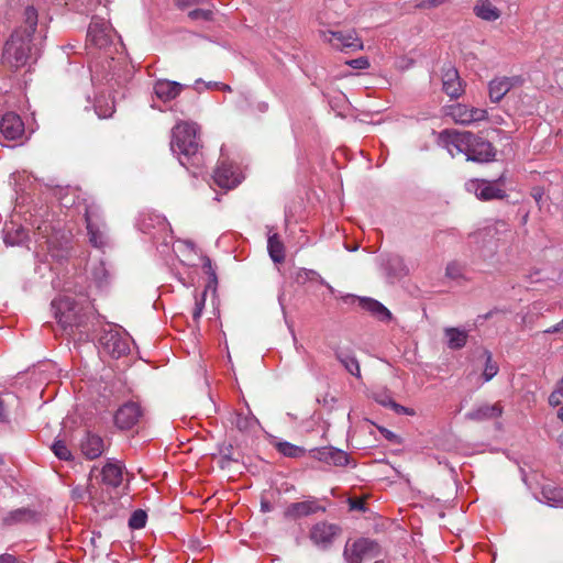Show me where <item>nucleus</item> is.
<instances>
[{
    "instance_id": "nucleus-53",
    "label": "nucleus",
    "mask_w": 563,
    "mask_h": 563,
    "mask_svg": "<svg viewBox=\"0 0 563 563\" xmlns=\"http://www.w3.org/2000/svg\"><path fill=\"white\" fill-rule=\"evenodd\" d=\"M388 399H391L390 397L388 396H384L382 399H376L380 405H383L384 407H390V405L388 404Z\"/></svg>"
},
{
    "instance_id": "nucleus-31",
    "label": "nucleus",
    "mask_w": 563,
    "mask_h": 563,
    "mask_svg": "<svg viewBox=\"0 0 563 563\" xmlns=\"http://www.w3.org/2000/svg\"><path fill=\"white\" fill-rule=\"evenodd\" d=\"M37 11L34 7L29 5L24 10V33L32 35L37 32Z\"/></svg>"
},
{
    "instance_id": "nucleus-1",
    "label": "nucleus",
    "mask_w": 563,
    "mask_h": 563,
    "mask_svg": "<svg viewBox=\"0 0 563 563\" xmlns=\"http://www.w3.org/2000/svg\"><path fill=\"white\" fill-rule=\"evenodd\" d=\"M199 126L192 122H179L173 129L172 151L179 155L184 166L200 168L205 164L202 145L198 135Z\"/></svg>"
},
{
    "instance_id": "nucleus-23",
    "label": "nucleus",
    "mask_w": 563,
    "mask_h": 563,
    "mask_svg": "<svg viewBox=\"0 0 563 563\" xmlns=\"http://www.w3.org/2000/svg\"><path fill=\"white\" fill-rule=\"evenodd\" d=\"M267 249L274 263H283L285 261V246L277 233L268 236Z\"/></svg>"
},
{
    "instance_id": "nucleus-5",
    "label": "nucleus",
    "mask_w": 563,
    "mask_h": 563,
    "mask_svg": "<svg viewBox=\"0 0 563 563\" xmlns=\"http://www.w3.org/2000/svg\"><path fill=\"white\" fill-rule=\"evenodd\" d=\"M465 189L482 201L503 200L507 197L503 175L495 180L472 179L465 184Z\"/></svg>"
},
{
    "instance_id": "nucleus-47",
    "label": "nucleus",
    "mask_w": 563,
    "mask_h": 563,
    "mask_svg": "<svg viewBox=\"0 0 563 563\" xmlns=\"http://www.w3.org/2000/svg\"><path fill=\"white\" fill-rule=\"evenodd\" d=\"M350 507L354 510H365V501L363 499H350Z\"/></svg>"
},
{
    "instance_id": "nucleus-16",
    "label": "nucleus",
    "mask_w": 563,
    "mask_h": 563,
    "mask_svg": "<svg viewBox=\"0 0 563 563\" xmlns=\"http://www.w3.org/2000/svg\"><path fill=\"white\" fill-rule=\"evenodd\" d=\"M312 453L314 459L327 464H332L335 466H345L349 464L347 453L333 446L316 449L312 451Z\"/></svg>"
},
{
    "instance_id": "nucleus-27",
    "label": "nucleus",
    "mask_w": 563,
    "mask_h": 563,
    "mask_svg": "<svg viewBox=\"0 0 563 563\" xmlns=\"http://www.w3.org/2000/svg\"><path fill=\"white\" fill-rule=\"evenodd\" d=\"M95 110L98 117L101 119L112 117L115 111L113 99L104 96L98 97L95 103Z\"/></svg>"
},
{
    "instance_id": "nucleus-35",
    "label": "nucleus",
    "mask_w": 563,
    "mask_h": 563,
    "mask_svg": "<svg viewBox=\"0 0 563 563\" xmlns=\"http://www.w3.org/2000/svg\"><path fill=\"white\" fill-rule=\"evenodd\" d=\"M52 450L59 460L70 461L73 459L70 450L63 440H56L52 445Z\"/></svg>"
},
{
    "instance_id": "nucleus-7",
    "label": "nucleus",
    "mask_w": 563,
    "mask_h": 563,
    "mask_svg": "<svg viewBox=\"0 0 563 563\" xmlns=\"http://www.w3.org/2000/svg\"><path fill=\"white\" fill-rule=\"evenodd\" d=\"M468 362H475V367L482 371L484 382H489L495 377L499 371L498 364L493 361L492 353L483 345H476L471 356H467Z\"/></svg>"
},
{
    "instance_id": "nucleus-17",
    "label": "nucleus",
    "mask_w": 563,
    "mask_h": 563,
    "mask_svg": "<svg viewBox=\"0 0 563 563\" xmlns=\"http://www.w3.org/2000/svg\"><path fill=\"white\" fill-rule=\"evenodd\" d=\"M124 465L120 462L108 461L100 470L101 483L112 488H117L123 481Z\"/></svg>"
},
{
    "instance_id": "nucleus-48",
    "label": "nucleus",
    "mask_w": 563,
    "mask_h": 563,
    "mask_svg": "<svg viewBox=\"0 0 563 563\" xmlns=\"http://www.w3.org/2000/svg\"><path fill=\"white\" fill-rule=\"evenodd\" d=\"M0 563H18V560L12 554H1L0 555Z\"/></svg>"
},
{
    "instance_id": "nucleus-39",
    "label": "nucleus",
    "mask_w": 563,
    "mask_h": 563,
    "mask_svg": "<svg viewBox=\"0 0 563 563\" xmlns=\"http://www.w3.org/2000/svg\"><path fill=\"white\" fill-rule=\"evenodd\" d=\"M486 233L488 235H494V234H497V233H509L510 232V227L509 224L504 221V220H498L495 222L494 225L492 227H487L485 229Z\"/></svg>"
},
{
    "instance_id": "nucleus-2",
    "label": "nucleus",
    "mask_w": 563,
    "mask_h": 563,
    "mask_svg": "<svg viewBox=\"0 0 563 563\" xmlns=\"http://www.w3.org/2000/svg\"><path fill=\"white\" fill-rule=\"evenodd\" d=\"M57 322L64 330L79 328L86 324L87 316L81 305L68 296L59 297L52 301Z\"/></svg>"
},
{
    "instance_id": "nucleus-30",
    "label": "nucleus",
    "mask_w": 563,
    "mask_h": 563,
    "mask_svg": "<svg viewBox=\"0 0 563 563\" xmlns=\"http://www.w3.org/2000/svg\"><path fill=\"white\" fill-rule=\"evenodd\" d=\"M439 144L448 150L451 157H454L452 147L457 148V131L455 130H443L439 134Z\"/></svg>"
},
{
    "instance_id": "nucleus-43",
    "label": "nucleus",
    "mask_w": 563,
    "mask_h": 563,
    "mask_svg": "<svg viewBox=\"0 0 563 563\" xmlns=\"http://www.w3.org/2000/svg\"><path fill=\"white\" fill-rule=\"evenodd\" d=\"M202 267H203L205 272L209 275L210 282L213 284H217V275L212 267L211 260L209 257L203 258Z\"/></svg>"
},
{
    "instance_id": "nucleus-40",
    "label": "nucleus",
    "mask_w": 563,
    "mask_h": 563,
    "mask_svg": "<svg viewBox=\"0 0 563 563\" xmlns=\"http://www.w3.org/2000/svg\"><path fill=\"white\" fill-rule=\"evenodd\" d=\"M86 222H87L88 233L90 234V241H91V243H93V245L98 246L101 243V241H99L100 236H99L98 232L95 231L88 213H86Z\"/></svg>"
},
{
    "instance_id": "nucleus-58",
    "label": "nucleus",
    "mask_w": 563,
    "mask_h": 563,
    "mask_svg": "<svg viewBox=\"0 0 563 563\" xmlns=\"http://www.w3.org/2000/svg\"><path fill=\"white\" fill-rule=\"evenodd\" d=\"M262 508L264 511H268L269 510V505L267 503H262Z\"/></svg>"
},
{
    "instance_id": "nucleus-15",
    "label": "nucleus",
    "mask_w": 563,
    "mask_h": 563,
    "mask_svg": "<svg viewBox=\"0 0 563 563\" xmlns=\"http://www.w3.org/2000/svg\"><path fill=\"white\" fill-rule=\"evenodd\" d=\"M504 412V406L501 405V401H496L493 405L489 404H483L478 406L477 408L468 411L465 415V419H468L471 421L482 422L487 420H494L499 418Z\"/></svg>"
},
{
    "instance_id": "nucleus-25",
    "label": "nucleus",
    "mask_w": 563,
    "mask_h": 563,
    "mask_svg": "<svg viewBox=\"0 0 563 563\" xmlns=\"http://www.w3.org/2000/svg\"><path fill=\"white\" fill-rule=\"evenodd\" d=\"M443 90L451 98H457V69L452 67L448 69L442 78Z\"/></svg>"
},
{
    "instance_id": "nucleus-20",
    "label": "nucleus",
    "mask_w": 563,
    "mask_h": 563,
    "mask_svg": "<svg viewBox=\"0 0 563 563\" xmlns=\"http://www.w3.org/2000/svg\"><path fill=\"white\" fill-rule=\"evenodd\" d=\"M329 44L346 54L363 48L362 37H329Z\"/></svg>"
},
{
    "instance_id": "nucleus-29",
    "label": "nucleus",
    "mask_w": 563,
    "mask_h": 563,
    "mask_svg": "<svg viewBox=\"0 0 563 563\" xmlns=\"http://www.w3.org/2000/svg\"><path fill=\"white\" fill-rule=\"evenodd\" d=\"M542 496L551 506H562L563 505V487L554 486V485H545L542 488Z\"/></svg>"
},
{
    "instance_id": "nucleus-55",
    "label": "nucleus",
    "mask_w": 563,
    "mask_h": 563,
    "mask_svg": "<svg viewBox=\"0 0 563 563\" xmlns=\"http://www.w3.org/2000/svg\"><path fill=\"white\" fill-rule=\"evenodd\" d=\"M401 415L413 416L415 415V410L410 409V408H407V407H404V410H402Z\"/></svg>"
},
{
    "instance_id": "nucleus-37",
    "label": "nucleus",
    "mask_w": 563,
    "mask_h": 563,
    "mask_svg": "<svg viewBox=\"0 0 563 563\" xmlns=\"http://www.w3.org/2000/svg\"><path fill=\"white\" fill-rule=\"evenodd\" d=\"M206 297H207V289H205L200 296H196L195 297V308L192 310V319L194 321L198 322L199 319L201 318L202 316V311H203V308H205V302H206Z\"/></svg>"
},
{
    "instance_id": "nucleus-24",
    "label": "nucleus",
    "mask_w": 563,
    "mask_h": 563,
    "mask_svg": "<svg viewBox=\"0 0 563 563\" xmlns=\"http://www.w3.org/2000/svg\"><path fill=\"white\" fill-rule=\"evenodd\" d=\"M464 387L470 390L478 389L485 382L479 374V369L475 367V362H471V368L465 369Z\"/></svg>"
},
{
    "instance_id": "nucleus-50",
    "label": "nucleus",
    "mask_w": 563,
    "mask_h": 563,
    "mask_svg": "<svg viewBox=\"0 0 563 563\" xmlns=\"http://www.w3.org/2000/svg\"><path fill=\"white\" fill-rule=\"evenodd\" d=\"M7 419V410L4 407V402L0 399V421H4Z\"/></svg>"
},
{
    "instance_id": "nucleus-44",
    "label": "nucleus",
    "mask_w": 563,
    "mask_h": 563,
    "mask_svg": "<svg viewBox=\"0 0 563 563\" xmlns=\"http://www.w3.org/2000/svg\"><path fill=\"white\" fill-rule=\"evenodd\" d=\"M446 335L449 336L450 347H457V328H449L445 330Z\"/></svg>"
},
{
    "instance_id": "nucleus-52",
    "label": "nucleus",
    "mask_w": 563,
    "mask_h": 563,
    "mask_svg": "<svg viewBox=\"0 0 563 563\" xmlns=\"http://www.w3.org/2000/svg\"><path fill=\"white\" fill-rule=\"evenodd\" d=\"M459 336H460V349L463 347L466 343V338H467V334L465 331H462L460 330V333H459Z\"/></svg>"
},
{
    "instance_id": "nucleus-46",
    "label": "nucleus",
    "mask_w": 563,
    "mask_h": 563,
    "mask_svg": "<svg viewBox=\"0 0 563 563\" xmlns=\"http://www.w3.org/2000/svg\"><path fill=\"white\" fill-rule=\"evenodd\" d=\"M179 8H187L202 3L205 0H174Z\"/></svg>"
},
{
    "instance_id": "nucleus-26",
    "label": "nucleus",
    "mask_w": 563,
    "mask_h": 563,
    "mask_svg": "<svg viewBox=\"0 0 563 563\" xmlns=\"http://www.w3.org/2000/svg\"><path fill=\"white\" fill-rule=\"evenodd\" d=\"M336 358L345 367V369L355 377H361L360 363L356 357L344 351L336 352Z\"/></svg>"
},
{
    "instance_id": "nucleus-45",
    "label": "nucleus",
    "mask_w": 563,
    "mask_h": 563,
    "mask_svg": "<svg viewBox=\"0 0 563 563\" xmlns=\"http://www.w3.org/2000/svg\"><path fill=\"white\" fill-rule=\"evenodd\" d=\"M531 197L536 200L538 205H540L543 196H544V189L540 186L533 187L530 192Z\"/></svg>"
},
{
    "instance_id": "nucleus-34",
    "label": "nucleus",
    "mask_w": 563,
    "mask_h": 563,
    "mask_svg": "<svg viewBox=\"0 0 563 563\" xmlns=\"http://www.w3.org/2000/svg\"><path fill=\"white\" fill-rule=\"evenodd\" d=\"M111 25L100 18H93L89 24L87 35H109Z\"/></svg>"
},
{
    "instance_id": "nucleus-33",
    "label": "nucleus",
    "mask_w": 563,
    "mask_h": 563,
    "mask_svg": "<svg viewBox=\"0 0 563 563\" xmlns=\"http://www.w3.org/2000/svg\"><path fill=\"white\" fill-rule=\"evenodd\" d=\"M107 349L114 357H120L125 354L129 346L125 342L121 341L117 334H111L107 340Z\"/></svg>"
},
{
    "instance_id": "nucleus-49",
    "label": "nucleus",
    "mask_w": 563,
    "mask_h": 563,
    "mask_svg": "<svg viewBox=\"0 0 563 563\" xmlns=\"http://www.w3.org/2000/svg\"><path fill=\"white\" fill-rule=\"evenodd\" d=\"M388 404L390 405V408L398 415H401L404 410V406L395 402L393 399H388Z\"/></svg>"
},
{
    "instance_id": "nucleus-61",
    "label": "nucleus",
    "mask_w": 563,
    "mask_h": 563,
    "mask_svg": "<svg viewBox=\"0 0 563 563\" xmlns=\"http://www.w3.org/2000/svg\"><path fill=\"white\" fill-rule=\"evenodd\" d=\"M561 327H563V319L561 320Z\"/></svg>"
},
{
    "instance_id": "nucleus-10",
    "label": "nucleus",
    "mask_w": 563,
    "mask_h": 563,
    "mask_svg": "<svg viewBox=\"0 0 563 563\" xmlns=\"http://www.w3.org/2000/svg\"><path fill=\"white\" fill-rule=\"evenodd\" d=\"M341 529L333 523L318 522L310 530L311 541L319 547L327 548L340 534Z\"/></svg>"
},
{
    "instance_id": "nucleus-22",
    "label": "nucleus",
    "mask_w": 563,
    "mask_h": 563,
    "mask_svg": "<svg viewBox=\"0 0 563 563\" xmlns=\"http://www.w3.org/2000/svg\"><path fill=\"white\" fill-rule=\"evenodd\" d=\"M475 14L486 21H495L500 16V11L489 0H479L474 7Z\"/></svg>"
},
{
    "instance_id": "nucleus-41",
    "label": "nucleus",
    "mask_w": 563,
    "mask_h": 563,
    "mask_svg": "<svg viewBox=\"0 0 563 563\" xmlns=\"http://www.w3.org/2000/svg\"><path fill=\"white\" fill-rule=\"evenodd\" d=\"M212 12L209 10L196 9L189 12L188 16L192 20L203 19L210 20Z\"/></svg>"
},
{
    "instance_id": "nucleus-9",
    "label": "nucleus",
    "mask_w": 563,
    "mask_h": 563,
    "mask_svg": "<svg viewBox=\"0 0 563 563\" xmlns=\"http://www.w3.org/2000/svg\"><path fill=\"white\" fill-rule=\"evenodd\" d=\"M143 411L137 402L122 405L114 415V423L121 430L132 429L141 419Z\"/></svg>"
},
{
    "instance_id": "nucleus-8",
    "label": "nucleus",
    "mask_w": 563,
    "mask_h": 563,
    "mask_svg": "<svg viewBox=\"0 0 563 563\" xmlns=\"http://www.w3.org/2000/svg\"><path fill=\"white\" fill-rule=\"evenodd\" d=\"M525 82L522 76H501L492 79L488 84V97L494 103H498L515 87H521Z\"/></svg>"
},
{
    "instance_id": "nucleus-6",
    "label": "nucleus",
    "mask_w": 563,
    "mask_h": 563,
    "mask_svg": "<svg viewBox=\"0 0 563 563\" xmlns=\"http://www.w3.org/2000/svg\"><path fill=\"white\" fill-rule=\"evenodd\" d=\"M379 554V544L369 538H358L353 541H347L343 552L347 563H362L367 560H373Z\"/></svg>"
},
{
    "instance_id": "nucleus-3",
    "label": "nucleus",
    "mask_w": 563,
    "mask_h": 563,
    "mask_svg": "<svg viewBox=\"0 0 563 563\" xmlns=\"http://www.w3.org/2000/svg\"><path fill=\"white\" fill-rule=\"evenodd\" d=\"M460 152L467 156V161L478 163L490 162L496 155V150L490 142L471 132L461 131Z\"/></svg>"
},
{
    "instance_id": "nucleus-38",
    "label": "nucleus",
    "mask_w": 563,
    "mask_h": 563,
    "mask_svg": "<svg viewBox=\"0 0 563 563\" xmlns=\"http://www.w3.org/2000/svg\"><path fill=\"white\" fill-rule=\"evenodd\" d=\"M446 1L448 0H415L413 7L419 10H430L442 5Z\"/></svg>"
},
{
    "instance_id": "nucleus-54",
    "label": "nucleus",
    "mask_w": 563,
    "mask_h": 563,
    "mask_svg": "<svg viewBox=\"0 0 563 563\" xmlns=\"http://www.w3.org/2000/svg\"><path fill=\"white\" fill-rule=\"evenodd\" d=\"M107 37H90V42L91 44H96V45H99V40H106ZM89 37H86V46L88 45L87 42H88Z\"/></svg>"
},
{
    "instance_id": "nucleus-57",
    "label": "nucleus",
    "mask_w": 563,
    "mask_h": 563,
    "mask_svg": "<svg viewBox=\"0 0 563 563\" xmlns=\"http://www.w3.org/2000/svg\"><path fill=\"white\" fill-rule=\"evenodd\" d=\"M558 418L563 422V402L560 409L558 410Z\"/></svg>"
},
{
    "instance_id": "nucleus-21",
    "label": "nucleus",
    "mask_w": 563,
    "mask_h": 563,
    "mask_svg": "<svg viewBox=\"0 0 563 563\" xmlns=\"http://www.w3.org/2000/svg\"><path fill=\"white\" fill-rule=\"evenodd\" d=\"M487 119V111L482 108L460 104V125H467Z\"/></svg>"
},
{
    "instance_id": "nucleus-28",
    "label": "nucleus",
    "mask_w": 563,
    "mask_h": 563,
    "mask_svg": "<svg viewBox=\"0 0 563 563\" xmlns=\"http://www.w3.org/2000/svg\"><path fill=\"white\" fill-rule=\"evenodd\" d=\"M232 424L241 432H251L257 424V419L253 416L235 412Z\"/></svg>"
},
{
    "instance_id": "nucleus-13",
    "label": "nucleus",
    "mask_w": 563,
    "mask_h": 563,
    "mask_svg": "<svg viewBox=\"0 0 563 563\" xmlns=\"http://www.w3.org/2000/svg\"><path fill=\"white\" fill-rule=\"evenodd\" d=\"M0 132L7 140H18L24 133V123L20 115L7 112L0 121Z\"/></svg>"
},
{
    "instance_id": "nucleus-60",
    "label": "nucleus",
    "mask_w": 563,
    "mask_h": 563,
    "mask_svg": "<svg viewBox=\"0 0 563 563\" xmlns=\"http://www.w3.org/2000/svg\"><path fill=\"white\" fill-rule=\"evenodd\" d=\"M448 274H449V275H452V274H453V268H452V267H450V266L448 267Z\"/></svg>"
},
{
    "instance_id": "nucleus-42",
    "label": "nucleus",
    "mask_w": 563,
    "mask_h": 563,
    "mask_svg": "<svg viewBox=\"0 0 563 563\" xmlns=\"http://www.w3.org/2000/svg\"><path fill=\"white\" fill-rule=\"evenodd\" d=\"M346 64L355 69H366L369 67V62L366 57L351 59Z\"/></svg>"
},
{
    "instance_id": "nucleus-4",
    "label": "nucleus",
    "mask_w": 563,
    "mask_h": 563,
    "mask_svg": "<svg viewBox=\"0 0 563 563\" xmlns=\"http://www.w3.org/2000/svg\"><path fill=\"white\" fill-rule=\"evenodd\" d=\"M33 55L30 37H9L2 52V64L11 69L25 66Z\"/></svg>"
},
{
    "instance_id": "nucleus-19",
    "label": "nucleus",
    "mask_w": 563,
    "mask_h": 563,
    "mask_svg": "<svg viewBox=\"0 0 563 563\" xmlns=\"http://www.w3.org/2000/svg\"><path fill=\"white\" fill-rule=\"evenodd\" d=\"M360 305L363 309L371 312L372 316L377 318L379 321H389L391 319L390 311L379 301L372 298H362Z\"/></svg>"
},
{
    "instance_id": "nucleus-59",
    "label": "nucleus",
    "mask_w": 563,
    "mask_h": 563,
    "mask_svg": "<svg viewBox=\"0 0 563 563\" xmlns=\"http://www.w3.org/2000/svg\"><path fill=\"white\" fill-rule=\"evenodd\" d=\"M96 471H98V467H97V466H93V467L91 468V471H90V474H89V477H90V478L92 477V475H93V473H95Z\"/></svg>"
},
{
    "instance_id": "nucleus-11",
    "label": "nucleus",
    "mask_w": 563,
    "mask_h": 563,
    "mask_svg": "<svg viewBox=\"0 0 563 563\" xmlns=\"http://www.w3.org/2000/svg\"><path fill=\"white\" fill-rule=\"evenodd\" d=\"M318 511H325L316 498H310L303 501L292 503L284 511V517L291 520H297L308 517Z\"/></svg>"
},
{
    "instance_id": "nucleus-18",
    "label": "nucleus",
    "mask_w": 563,
    "mask_h": 563,
    "mask_svg": "<svg viewBox=\"0 0 563 563\" xmlns=\"http://www.w3.org/2000/svg\"><path fill=\"white\" fill-rule=\"evenodd\" d=\"M183 90V85L170 80H158L154 86V91L158 99L169 101L175 99Z\"/></svg>"
},
{
    "instance_id": "nucleus-36",
    "label": "nucleus",
    "mask_w": 563,
    "mask_h": 563,
    "mask_svg": "<svg viewBox=\"0 0 563 563\" xmlns=\"http://www.w3.org/2000/svg\"><path fill=\"white\" fill-rule=\"evenodd\" d=\"M147 515L144 510L137 509L133 511L129 519V526L132 529H141L145 527Z\"/></svg>"
},
{
    "instance_id": "nucleus-51",
    "label": "nucleus",
    "mask_w": 563,
    "mask_h": 563,
    "mask_svg": "<svg viewBox=\"0 0 563 563\" xmlns=\"http://www.w3.org/2000/svg\"><path fill=\"white\" fill-rule=\"evenodd\" d=\"M562 330H563V327H561V321H560L558 324H555V325L551 327L550 329L545 330V332L547 333H558V332H560Z\"/></svg>"
},
{
    "instance_id": "nucleus-12",
    "label": "nucleus",
    "mask_w": 563,
    "mask_h": 563,
    "mask_svg": "<svg viewBox=\"0 0 563 563\" xmlns=\"http://www.w3.org/2000/svg\"><path fill=\"white\" fill-rule=\"evenodd\" d=\"M81 454L88 460H96L102 455L106 445L103 439L90 431H87L79 442Z\"/></svg>"
},
{
    "instance_id": "nucleus-14",
    "label": "nucleus",
    "mask_w": 563,
    "mask_h": 563,
    "mask_svg": "<svg viewBox=\"0 0 563 563\" xmlns=\"http://www.w3.org/2000/svg\"><path fill=\"white\" fill-rule=\"evenodd\" d=\"M214 183L225 189H232L240 183L239 175L232 164L221 162L213 173Z\"/></svg>"
},
{
    "instance_id": "nucleus-32",
    "label": "nucleus",
    "mask_w": 563,
    "mask_h": 563,
    "mask_svg": "<svg viewBox=\"0 0 563 563\" xmlns=\"http://www.w3.org/2000/svg\"><path fill=\"white\" fill-rule=\"evenodd\" d=\"M277 451L287 457H301L305 455L306 450L301 446L295 445L290 442H277L275 444Z\"/></svg>"
},
{
    "instance_id": "nucleus-56",
    "label": "nucleus",
    "mask_w": 563,
    "mask_h": 563,
    "mask_svg": "<svg viewBox=\"0 0 563 563\" xmlns=\"http://www.w3.org/2000/svg\"><path fill=\"white\" fill-rule=\"evenodd\" d=\"M218 86H219V89H221L222 91H231V87L229 85L220 84Z\"/></svg>"
}]
</instances>
